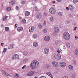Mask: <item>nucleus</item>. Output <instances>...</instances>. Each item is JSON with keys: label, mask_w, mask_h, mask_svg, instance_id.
Masks as SVG:
<instances>
[{"label": "nucleus", "mask_w": 78, "mask_h": 78, "mask_svg": "<svg viewBox=\"0 0 78 78\" xmlns=\"http://www.w3.org/2000/svg\"><path fill=\"white\" fill-rule=\"evenodd\" d=\"M39 65V62L37 60L33 61L31 63L30 67L32 69H35L38 67Z\"/></svg>", "instance_id": "1"}, {"label": "nucleus", "mask_w": 78, "mask_h": 78, "mask_svg": "<svg viewBox=\"0 0 78 78\" xmlns=\"http://www.w3.org/2000/svg\"><path fill=\"white\" fill-rule=\"evenodd\" d=\"M63 36L65 39V40H66L67 41L69 40L70 38V34H69L67 32H65L63 33Z\"/></svg>", "instance_id": "2"}, {"label": "nucleus", "mask_w": 78, "mask_h": 78, "mask_svg": "<svg viewBox=\"0 0 78 78\" xmlns=\"http://www.w3.org/2000/svg\"><path fill=\"white\" fill-rule=\"evenodd\" d=\"M49 12L51 14H54L56 13V10L53 7H51L49 9Z\"/></svg>", "instance_id": "3"}, {"label": "nucleus", "mask_w": 78, "mask_h": 78, "mask_svg": "<svg viewBox=\"0 0 78 78\" xmlns=\"http://www.w3.org/2000/svg\"><path fill=\"white\" fill-rule=\"evenodd\" d=\"M54 58L55 59L60 60L61 59V56L59 54H55L54 55Z\"/></svg>", "instance_id": "4"}, {"label": "nucleus", "mask_w": 78, "mask_h": 78, "mask_svg": "<svg viewBox=\"0 0 78 78\" xmlns=\"http://www.w3.org/2000/svg\"><path fill=\"white\" fill-rule=\"evenodd\" d=\"M1 72H2L3 74L4 75H6V76H10V77L11 76V75L8 74V73L6 72L4 70H1Z\"/></svg>", "instance_id": "5"}, {"label": "nucleus", "mask_w": 78, "mask_h": 78, "mask_svg": "<svg viewBox=\"0 0 78 78\" xmlns=\"http://www.w3.org/2000/svg\"><path fill=\"white\" fill-rule=\"evenodd\" d=\"M35 73H36V72L35 71H32L30 72H29L27 74V76H33L34 74H35Z\"/></svg>", "instance_id": "6"}, {"label": "nucleus", "mask_w": 78, "mask_h": 78, "mask_svg": "<svg viewBox=\"0 0 78 78\" xmlns=\"http://www.w3.org/2000/svg\"><path fill=\"white\" fill-rule=\"evenodd\" d=\"M52 64L53 66H54V67H59V64H58V63L56 62H52Z\"/></svg>", "instance_id": "7"}, {"label": "nucleus", "mask_w": 78, "mask_h": 78, "mask_svg": "<svg viewBox=\"0 0 78 78\" xmlns=\"http://www.w3.org/2000/svg\"><path fill=\"white\" fill-rule=\"evenodd\" d=\"M12 58L14 59H18L19 58V56L17 54H15L12 55Z\"/></svg>", "instance_id": "8"}, {"label": "nucleus", "mask_w": 78, "mask_h": 78, "mask_svg": "<svg viewBox=\"0 0 78 78\" xmlns=\"http://www.w3.org/2000/svg\"><path fill=\"white\" fill-rule=\"evenodd\" d=\"M29 32L32 33L34 30V27L33 26H31L29 28Z\"/></svg>", "instance_id": "9"}, {"label": "nucleus", "mask_w": 78, "mask_h": 78, "mask_svg": "<svg viewBox=\"0 0 78 78\" xmlns=\"http://www.w3.org/2000/svg\"><path fill=\"white\" fill-rule=\"evenodd\" d=\"M50 38L49 36H47L45 37L44 40L46 42H48L50 41Z\"/></svg>", "instance_id": "10"}, {"label": "nucleus", "mask_w": 78, "mask_h": 78, "mask_svg": "<svg viewBox=\"0 0 78 78\" xmlns=\"http://www.w3.org/2000/svg\"><path fill=\"white\" fill-rule=\"evenodd\" d=\"M44 51L45 54H48L49 53V49L48 48H45L44 49Z\"/></svg>", "instance_id": "11"}, {"label": "nucleus", "mask_w": 78, "mask_h": 78, "mask_svg": "<svg viewBox=\"0 0 78 78\" xmlns=\"http://www.w3.org/2000/svg\"><path fill=\"white\" fill-rule=\"evenodd\" d=\"M60 66L62 67H65L66 66V63H64L63 62H61L60 63Z\"/></svg>", "instance_id": "12"}, {"label": "nucleus", "mask_w": 78, "mask_h": 78, "mask_svg": "<svg viewBox=\"0 0 78 78\" xmlns=\"http://www.w3.org/2000/svg\"><path fill=\"white\" fill-rule=\"evenodd\" d=\"M17 30L18 32H20L23 31V27H18Z\"/></svg>", "instance_id": "13"}, {"label": "nucleus", "mask_w": 78, "mask_h": 78, "mask_svg": "<svg viewBox=\"0 0 78 78\" xmlns=\"http://www.w3.org/2000/svg\"><path fill=\"white\" fill-rule=\"evenodd\" d=\"M54 30L56 32V33H58L59 31V28L57 27H54Z\"/></svg>", "instance_id": "14"}, {"label": "nucleus", "mask_w": 78, "mask_h": 78, "mask_svg": "<svg viewBox=\"0 0 78 78\" xmlns=\"http://www.w3.org/2000/svg\"><path fill=\"white\" fill-rule=\"evenodd\" d=\"M25 16H28L30 15V13L29 12H28V11H26L25 12Z\"/></svg>", "instance_id": "15"}, {"label": "nucleus", "mask_w": 78, "mask_h": 78, "mask_svg": "<svg viewBox=\"0 0 78 78\" xmlns=\"http://www.w3.org/2000/svg\"><path fill=\"white\" fill-rule=\"evenodd\" d=\"M37 38V34H34L33 35V39H36Z\"/></svg>", "instance_id": "16"}, {"label": "nucleus", "mask_w": 78, "mask_h": 78, "mask_svg": "<svg viewBox=\"0 0 78 78\" xmlns=\"http://www.w3.org/2000/svg\"><path fill=\"white\" fill-rule=\"evenodd\" d=\"M38 43L36 42H34L33 43V46L34 47H37L38 46Z\"/></svg>", "instance_id": "17"}, {"label": "nucleus", "mask_w": 78, "mask_h": 78, "mask_svg": "<svg viewBox=\"0 0 78 78\" xmlns=\"http://www.w3.org/2000/svg\"><path fill=\"white\" fill-rule=\"evenodd\" d=\"M36 17L38 19H40V18H41V17H42V15H41V14H38L36 15Z\"/></svg>", "instance_id": "18"}, {"label": "nucleus", "mask_w": 78, "mask_h": 78, "mask_svg": "<svg viewBox=\"0 0 78 78\" xmlns=\"http://www.w3.org/2000/svg\"><path fill=\"white\" fill-rule=\"evenodd\" d=\"M49 20L51 22H53L55 20V18L53 16H51L50 17Z\"/></svg>", "instance_id": "19"}, {"label": "nucleus", "mask_w": 78, "mask_h": 78, "mask_svg": "<svg viewBox=\"0 0 78 78\" xmlns=\"http://www.w3.org/2000/svg\"><path fill=\"white\" fill-rule=\"evenodd\" d=\"M38 28L39 30H41V29L42 28V25L39 24L38 25Z\"/></svg>", "instance_id": "20"}, {"label": "nucleus", "mask_w": 78, "mask_h": 78, "mask_svg": "<svg viewBox=\"0 0 78 78\" xmlns=\"http://www.w3.org/2000/svg\"><path fill=\"white\" fill-rule=\"evenodd\" d=\"M8 19V16H4L3 18V21H6V20Z\"/></svg>", "instance_id": "21"}, {"label": "nucleus", "mask_w": 78, "mask_h": 78, "mask_svg": "<svg viewBox=\"0 0 78 78\" xmlns=\"http://www.w3.org/2000/svg\"><path fill=\"white\" fill-rule=\"evenodd\" d=\"M15 3V2H14V1H11V2H9V5H14Z\"/></svg>", "instance_id": "22"}, {"label": "nucleus", "mask_w": 78, "mask_h": 78, "mask_svg": "<svg viewBox=\"0 0 78 78\" xmlns=\"http://www.w3.org/2000/svg\"><path fill=\"white\" fill-rule=\"evenodd\" d=\"M14 48V46H13V44H12L10 45L9 47V49H12Z\"/></svg>", "instance_id": "23"}, {"label": "nucleus", "mask_w": 78, "mask_h": 78, "mask_svg": "<svg viewBox=\"0 0 78 78\" xmlns=\"http://www.w3.org/2000/svg\"><path fill=\"white\" fill-rule=\"evenodd\" d=\"M75 55L76 56H78V50L76 49L75 50Z\"/></svg>", "instance_id": "24"}, {"label": "nucleus", "mask_w": 78, "mask_h": 78, "mask_svg": "<svg viewBox=\"0 0 78 78\" xmlns=\"http://www.w3.org/2000/svg\"><path fill=\"white\" fill-rule=\"evenodd\" d=\"M69 8L71 11H73V8L72 5H69Z\"/></svg>", "instance_id": "25"}, {"label": "nucleus", "mask_w": 78, "mask_h": 78, "mask_svg": "<svg viewBox=\"0 0 78 78\" xmlns=\"http://www.w3.org/2000/svg\"><path fill=\"white\" fill-rule=\"evenodd\" d=\"M58 14L59 16H62V13L61 12H58Z\"/></svg>", "instance_id": "26"}, {"label": "nucleus", "mask_w": 78, "mask_h": 78, "mask_svg": "<svg viewBox=\"0 0 78 78\" xmlns=\"http://www.w3.org/2000/svg\"><path fill=\"white\" fill-rule=\"evenodd\" d=\"M43 32L44 33H47V30L44 28L43 30Z\"/></svg>", "instance_id": "27"}, {"label": "nucleus", "mask_w": 78, "mask_h": 78, "mask_svg": "<svg viewBox=\"0 0 78 78\" xmlns=\"http://www.w3.org/2000/svg\"><path fill=\"white\" fill-rule=\"evenodd\" d=\"M68 67H69L71 70H73V66L71 65L68 66Z\"/></svg>", "instance_id": "28"}, {"label": "nucleus", "mask_w": 78, "mask_h": 78, "mask_svg": "<svg viewBox=\"0 0 78 78\" xmlns=\"http://www.w3.org/2000/svg\"><path fill=\"white\" fill-rule=\"evenodd\" d=\"M28 61V59L27 58H26L24 59L23 60V63H26Z\"/></svg>", "instance_id": "29"}, {"label": "nucleus", "mask_w": 78, "mask_h": 78, "mask_svg": "<svg viewBox=\"0 0 78 78\" xmlns=\"http://www.w3.org/2000/svg\"><path fill=\"white\" fill-rule=\"evenodd\" d=\"M26 20H25V19H23L22 21V23H26Z\"/></svg>", "instance_id": "30"}, {"label": "nucleus", "mask_w": 78, "mask_h": 78, "mask_svg": "<svg viewBox=\"0 0 78 78\" xmlns=\"http://www.w3.org/2000/svg\"><path fill=\"white\" fill-rule=\"evenodd\" d=\"M5 30L6 31H8L9 30V27H6L5 28Z\"/></svg>", "instance_id": "31"}, {"label": "nucleus", "mask_w": 78, "mask_h": 78, "mask_svg": "<svg viewBox=\"0 0 78 78\" xmlns=\"http://www.w3.org/2000/svg\"><path fill=\"white\" fill-rule=\"evenodd\" d=\"M28 52L27 51H24V55H28Z\"/></svg>", "instance_id": "32"}, {"label": "nucleus", "mask_w": 78, "mask_h": 78, "mask_svg": "<svg viewBox=\"0 0 78 78\" xmlns=\"http://www.w3.org/2000/svg\"><path fill=\"white\" fill-rule=\"evenodd\" d=\"M11 7H8L6 8V10H7V11H9V10H11Z\"/></svg>", "instance_id": "33"}, {"label": "nucleus", "mask_w": 78, "mask_h": 78, "mask_svg": "<svg viewBox=\"0 0 78 78\" xmlns=\"http://www.w3.org/2000/svg\"><path fill=\"white\" fill-rule=\"evenodd\" d=\"M49 67H50V65L48 64H46L45 66V67H46V68H48Z\"/></svg>", "instance_id": "34"}, {"label": "nucleus", "mask_w": 78, "mask_h": 78, "mask_svg": "<svg viewBox=\"0 0 78 78\" xmlns=\"http://www.w3.org/2000/svg\"><path fill=\"white\" fill-rule=\"evenodd\" d=\"M67 46L69 48H70V44L69 43H68L67 44Z\"/></svg>", "instance_id": "35"}, {"label": "nucleus", "mask_w": 78, "mask_h": 78, "mask_svg": "<svg viewBox=\"0 0 78 78\" xmlns=\"http://www.w3.org/2000/svg\"><path fill=\"white\" fill-rule=\"evenodd\" d=\"M73 2L74 3H76L78 2V0H73Z\"/></svg>", "instance_id": "36"}, {"label": "nucleus", "mask_w": 78, "mask_h": 78, "mask_svg": "<svg viewBox=\"0 0 78 78\" xmlns=\"http://www.w3.org/2000/svg\"><path fill=\"white\" fill-rule=\"evenodd\" d=\"M6 50H7L6 48H4V50H3L4 53H5V52H6Z\"/></svg>", "instance_id": "37"}, {"label": "nucleus", "mask_w": 78, "mask_h": 78, "mask_svg": "<svg viewBox=\"0 0 78 78\" xmlns=\"http://www.w3.org/2000/svg\"><path fill=\"white\" fill-rule=\"evenodd\" d=\"M16 10H19V7H18V6H16Z\"/></svg>", "instance_id": "38"}, {"label": "nucleus", "mask_w": 78, "mask_h": 78, "mask_svg": "<svg viewBox=\"0 0 78 78\" xmlns=\"http://www.w3.org/2000/svg\"><path fill=\"white\" fill-rule=\"evenodd\" d=\"M35 11H38V9H37V7L36 6L35 7Z\"/></svg>", "instance_id": "39"}, {"label": "nucleus", "mask_w": 78, "mask_h": 78, "mask_svg": "<svg viewBox=\"0 0 78 78\" xmlns=\"http://www.w3.org/2000/svg\"><path fill=\"white\" fill-rule=\"evenodd\" d=\"M51 73H50V72H48L46 73V75H49Z\"/></svg>", "instance_id": "40"}, {"label": "nucleus", "mask_w": 78, "mask_h": 78, "mask_svg": "<svg viewBox=\"0 0 78 78\" xmlns=\"http://www.w3.org/2000/svg\"><path fill=\"white\" fill-rule=\"evenodd\" d=\"M25 3V2L24 1H23L22 2H21V4H24Z\"/></svg>", "instance_id": "41"}, {"label": "nucleus", "mask_w": 78, "mask_h": 78, "mask_svg": "<svg viewBox=\"0 0 78 78\" xmlns=\"http://www.w3.org/2000/svg\"><path fill=\"white\" fill-rule=\"evenodd\" d=\"M26 66H27V65H24L23 67H22V69H24V68H25V67H26Z\"/></svg>", "instance_id": "42"}, {"label": "nucleus", "mask_w": 78, "mask_h": 78, "mask_svg": "<svg viewBox=\"0 0 78 78\" xmlns=\"http://www.w3.org/2000/svg\"><path fill=\"white\" fill-rule=\"evenodd\" d=\"M49 76L50 77H51V78H53V76H52V74H51V73Z\"/></svg>", "instance_id": "43"}, {"label": "nucleus", "mask_w": 78, "mask_h": 78, "mask_svg": "<svg viewBox=\"0 0 78 78\" xmlns=\"http://www.w3.org/2000/svg\"><path fill=\"white\" fill-rule=\"evenodd\" d=\"M73 62H74V64L75 65H76V61L74 60L73 61Z\"/></svg>", "instance_id": "44"}, {"label": "nucleus", "mask_w": 78, "mask_h": 78, "mask_svg": "<svg viewBox=\"0 0 78 78\" xmlns=\"http://www.w3.org/2000/svg\"><path fill=\"white\" fill-rule=\"evenodd\" d=\"M17 23H16L15 25V28H16L17 27Z\"/></svg>", "instance_id": "45"}, {"label": "nucleus", "mask_w": 78, "mask_h": 78, "mask_svg": "<svg viewBox=\"0 0 78 78\" xmlns=\"http://www.w3.org/2000/svg\"><path fill=\"white\" fill-rule=\"evenodd\" d=\"M56 35V34L55 33V32L53 33V36H55V35Z\"/></svg>", "instance_id": "46"}, {"label": "nucleus", "mask_w": 78, "mask_h": 78, "mask_svg": "<svg viewBox=\"0 0 78 78\" xmlns=\"http://www.w3.org/2000/svg\"><path fill=\"white\" fill-rule=\"evenodd\" d=\"M72 78H75V75H73L72 76Z\"/></svg>", "instance_id": "47"}, {"label": "nucleus", "mask_w": 78, "mask_h": 78, "mask_svg": "<svg viewBox=\"0 0 78 78\" xmlns=\"http://www.w3.org/2000/svg\"><path fill=\"white\" fill-rule=\"evenodd\" d=\"M76 28H77V27H75V28L74 29V30H75V31H76Z\"/></svg>", "instance_id": "48"}, {"label": "nucleus", "mask_w": 78, "mask_h": 78, "mask_svg": "<svg viewBox=\"0 0 78 78\" xmlns=\"http://www.w3.org/2000/svg\"><path fill=\"white\" fill-rule=\"evenodd\" d=\"M58 43H59V42H58V41H55V43L56 45H57V44H58Z\"/></svg>", "instance_id": "49"}, {"label": "nucleus", "mask_w": 78, "mask_h": 78, "mask_svg": "<svg viewBox=\"0 0 78 78\" xmlns=\"http://www.w3.org/2000/svg\"><path fill=\"white\" fill-rule=\"evenodd\" d=\"M40 78H46V77L45 76H42L40 77Z\"/></svg>", "instance_id": "50"}, {"label": "nucleus", "mask_w": 78, "mask_h": 78, "mask_svg": "<svg viewBox=\"0 0 78 78\" xmlns=\"http://www.w3.org/2000/svg\"><path fill=\"white\" fill-rule=\"evenodd\" d=\"M4 25L3 24H2L1 25V27L2 28H3V27H4Z\"/></svg>", "instance_id": "51"}, {"label": "nucleus", "mask_w": 78, "mask_h": 78, "mask_svg": "<svg viewBox=\"0 0 78 78\" xmlns=\"http://www.w3.org/2000/svg\"><path fill=\"white\" fill-rule=\"evenodd\" d=\"M75 38L76 39V40L77 39H78V37L75 36Z\"/></svg>", "instance_id": "52"}, {"label": "nucleus", "mask_w": 78, "mask_h": 78, "mask_svg": "<svg viewBox=\"0 0 78 78\" xmlns=\"http://www.w3.org/2000/svg\"><path fill=\"white\" fill-rule=\"evenodd\" d=\"M57 52L58 53H60V52H61L59 50H58L57 51Z\"/></svg>", "instance_id": "53"}, {"label": "nucleus", "mask_w": 78, "mask_h": 78, "mask_svg": "<svg viewBox=\"0 0 78 78\" xmlns=\"http://www.w3.org/2000/svg\"><path fill=\"white\" fill-rule=\"evenodd\" d=\"M45 25H46V23H45V21H44V26H45Z\"/></svg>", "instance_id": "54"}, {"label": "nucleus", "mask_w": 78, "mask_h": 78, "mask_svg": "<svg viewBox=\"0 0 78 78\" xmlns=\"http://www.w3.org/2000/svg\"><path fill=\"white\" fill-rule=\"evenodd\" d=\"M44 16H47V13H44Z\"/></svg>", "instance_id": "55"}, {"label": "nucleus", "mask_w": 78, "mask_h": 78, "mask_svg": "<svg viewBox=\"0 0 78 78\" xmlns=\"http://www.w3.org/2000/svg\"><path fill=\"white\" fill-rule=\"evenodd\" d=\"M57 2H60L61 1V0H56Z\"/></svg>", "instance_id": "56"}, {"label": "nucleus", "mask_w": 78, "mask_h": 78, "mask_svg": "<svg viewBox=\"0 0 78 78\" xmlns=\"http://www.w3.org/2000/svg\"><path fill=\"white\" fill-rule=\"evenodd\" d=\"M66 8L67 10V11H69V8H68V7H67Z\"/></svg>", "instance_id": "57"}, {"label": "nucleus", "mask_w": 78, "mask_h": 78, "mask_svg": "<svg viewBox=\"0 0 78 78\" xmlns=\"http://www.w3.org/2000/svg\"><path fill=\"white\" fill-rule=\"evenodd\" d=\"M52 2H53L52 3H53V4H54V3H55V1H52Z\"/></svg>", "instance_id": "58"}, {"label": "nucleus", "mask_w": 78, "mask_h": 78, "mask_svg": "<svg viewBox=\"0 0 78 78\" xmlns=\"http://www.w3.org/2000/svg\"><path fill=\"white\" fill-rule=\"evenodd\" d=\"M3 44H4V43H2L1 44V45H2Z\"/></svg>", "instance_id": "59"}, {"label": "nucleus", "mask_w": 78, "mask_h": 78, "mask_svg": "<svg viewBox=\"0 0 78 78\" xmlns=\"http://www.w3.org/2000/svg\"><path fill=\"white\" fill-rule=\"evenodd\" d=\"M35 78H37V77L35 76Z\"/></svg>", "instance_id": "60"}, {"label": "nucleus", "mask_w": 78, "mask_h": 78, "mask_svg": "<svg viewBox=\"0 0 78 78\" xmlns=\"http://www.w3.org/2000/svg\"><path fill=\"white\" fill-rule=\"evenodd\" d=\"M2 6H3V5H2Z\"/></svg>", "instance_id": "61"}, {"label": "nucleus", "mask_w": 78, "mask_h": 78, "mask_svg": "<svg viewBox=\"0 0 78 78\" xmlns=\"http://www.w3.org/2000/svg\"><path fill=\"white\" fill-rule=\"evenodd\" d=\"M14 78H16V77H14Z\"/></svg>", "instance_id": "62"}, {"label": "nucleus", "mask_w": 78, "mask_h": 78, "mask_svg": "<svg viewBox=\"0 0 78 78\" xmlns=\"http://www.w3.org/2000/svg\"><path fill=\"white\" fill-rule=\"evenodd\" d=\"M64 47H65V46H64Z\"/></svg>", "instance_id": "63"}, {"label": "nucleus", "mask_w": 78, "mask_h": 78, "mask_svg": "<svg viewBox=\"0 0 78 78\" xmlns=\"http://www.w3.org/2000/svg\"><path fill=\"white\" fill-rule=\"evenodd\" d=\"M35 1L36 0H35Z\"/></svg>", "instance_id": "64"}]
</instances>
